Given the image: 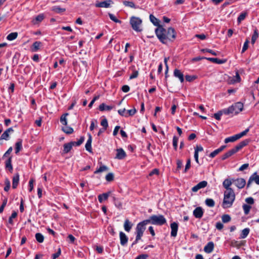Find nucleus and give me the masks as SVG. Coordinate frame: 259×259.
Masks as SVG:
<instances>
[{
	"mask_svg": "<svg viewBox=\"0 0 259 259\" xmlns=\"http://www.w3.org/2000/svg\"><path fill=\"white\" fill-rule=\"evenodd\" d=\"M155 33L159 40L164 44L168 41H172L176 38V32L174 28L169 27L167 30L162 26L155 29Z\"/></svg>",
	"mask_w": 259,
	"mask_h": 259,
	"instance_id": "1",
	"label": "nucleus"
},
{
	"mask_svg": "<svg viewBox=\"0 0 259 259\" xmlns=\"http://www.w3.org/2000/svg\"><path fill=\"white\" fill-rule=\"evenodd\" d=\"M166 223V220L163 215L159 214L158 215H152L150 217L149 219L144 220L143 221L138 223L140 226L146 229V226L151 223L152 225L162 226Z\"/></svg>",
	"mask_w": 259,
	"mask_h": 259,
	"instance_id": "2",
	"label": "nucleus"
},
{
	"mask_svg": "<svg viewBox=\"0 0 259 259\" xmlns=\"http://www.w3.org/2000/svg\"><path fill=\"white\" fill-rule=\"evenodd\" d=\"M235 199V194L233 190H229L224 192V196L222 206L224 208L231 207Z\"/></svg>",
	"mask_w": 259,
	"mask_h": 259,
	"instance_id": "3",
	"label": "nucleus"
},
{
	"mask_svg": "<svg viewBox=\"0 0 259 259\" xmlns=\"http://www.w3.org/2000/svg\"><path fill=\"white\" fill-rule=\"evenodd\" d=\"M250 142V139H245L238 143L233 148L228 151L222 156V160H224L234 154L244 147L247 146Z\"/></svg>",
	"mask_w": 259,
	"mask_h": 259,
	"instance_id": "4",
	"label": "nucleus"
},
{
	"mask_svg": "<svg viewBox=\"0 0 259 259\" xmlns=\"http://www.w3.org/2000/svg\"><path fill=\"white\" fill-rule=\"evenodd\" d=\"M243 109V104L241 102H237L230 106L229 108L224 109V114L226 115H236Z\"/></svg>",
	"mask_w": 259,
	"mask_h": 259,
	"instance_id": "5",
	"label": "nucleus"
},
{
	"mask_svg": "<svg viewBox=\"0 0 259 259\" xmlns=\"http://www.w3.org/2000/svg\"><path fill=\"white\" fill-rule=\"evenodd\" d=\"M142 20L139 17L132 16L130 19V24L132 28L137 32H141Z\"/></svg>",
	"mask_w": 259,
	"mask_h": 259,
	"instance_id": "6",
	"label": "nucleus"
},
{
	"mask_svg": "<svg viewBox=\"0 0 259 259\" xmlns=\"http://www.w3.org/2000/svg\"><path fill=\"white\" fill-rule=\"evenodd\" d=\"M248 132H249V128H247L245 130H244V131H243L239 134H236L234 136H232L231 137H229L226 138L225 139L224 142L225 143H228L229 142H234L237 141V140L240 139L242 137L245 136Z\"/></svg>",
	"mask_w": 259,
	"mask_h": 259,
	"instance_id": "7",
	"label": "nucleus"
},
{
	"mask_svg": "<svg viewBox=\"0 0 259 259\" xmlns=\"http://www.w3.org/2000/svg\"><path fill=\"white\" fill-rule=\"evenodd\" d=\"M139 224H137L136 228V239L132 244L131 246L133 247L134 245L136 244L139 240L141 239L145 231L144 228H142Z\"/></svg>",
	"mask_w": 259,
	"mask_h": 259,
	"instance_id": "8",
	"label": "nucleus"
},
{
	"mask_svg": "<svg viewBox=\"0 0 259 259\" xmlns=\"http://www.w3.org/2000/svg\"><path fill=\"white\" fill-rule=\"evenodd\" d=\"M252 182H254L257 185H259V176L257 175L256 172H254L249 177L247 184V188L250 187Z\"/></svg>",
	"mask_w": 259,
	"mask_h": 259,
	"instance_id": "9",
	"label": "nucleus"
},
{
	"mask_svg": "<svg viewBox=\"0 0 259 259\" xmlns=\"http://www.w3.org/2000/svg\"><path fill=\"white\" fill-rule=\"evenodd\" d=\"M232 181L239 189L243 188L246 184V181L243 178H238L236 180L232 179Z\"/></svg>",
	"mask_w": 259,
	"mask_h": 259,
	"instance_id": "10",
	"label": "nucleus"
},
{
	"mask_svg": "<svg viewBox=\"0 0 259 259\" xmlns=\"http://www.w3.org/2000/svg\"><path fill=\"white\" fill-rule=\"evenodd\" d=\"M207 182L205 181H203L199 182L196 185L192 187V191L194 192H197L199 190L204 188L207 186Z\"/></svg>",
	"mask_w": 259,
	"mask_h": 259,
	"instance_id": "11",
	"label": "nucleus"
},
{
	"mask_svg": "<svg viewBox=\"0 0 259 259\" xmlns=\"http://www.w3.org/2000/svg\"><path fill=\"white\" fill-rule=\"evenodd\" d=\"M113 2L111 0H106L103 2L96 3L95 6L97 8H109L111 4H113Z\"/></svg>",
	"mask_w": 259,
	"mask_h": 259,
	"instance_id": "12",
	"label": "nucleus"
},
{
	"mask_svg": "<svg viewBox=\"0 0 259 259\" xmlns=\"http://www.w3.org/2000/svg\"><path fill=\"white\" fill-rule=\"evenodd\" d=\"M203 210L201 207H196L193 212L194 216L197 219H200L203 215Z\"/></svg>",
	"mask_w": 259,
	"mask_h": 259,
	"instance_id": "13",
	"label": "nucleus"
},
{
	"mask_svg": "<svg viewBox=\"0 0 259 259\" xmlns=\"http://www.w3.org/2000/svg\"><path fill=\"white\" fill-rule=\"evenodd\" d=\"M119 239L120 244L124 246L126 245L128 241V237L123 232H119Z\"/></svg>",
	"mask_w": 259,
	"mask_h": 259,
	"instance_id": "14",
	"label": "nucleus"
},
{
	"mask_svg": "<svg viewBox=\"0 0 259 259\" xmlns=\"http://www.w3.org/2000/svg\"><path fill=\"white\" fill-rule=\"evenodd\" d=\"M171 233L170 235L171 237H175L177 236V232L178 230V224L176 222H173L170 224Z\"/></svg>",
	"mask_w": 259,
	"mask_h": 259,
	"instance_id": "15",
	"label": "nucleus"
},
{
	"mask_svg": "<svg viewBox=\"0 0 259 259\" xmlns=\"http://www.w3.org/2000/svg\"><path fill=\"white\" fill-rule=\"evenodd\" d=\"M174 75L179 79L180 82L183 83L184 81V77L183 73L181 70L175 69L174 71Z\"/></svg>",
	"mask_w": 259,
	"mask_h": 259,
	"instance_id": "16",
	"label": "nucleus"
},
{
	"mask_svg": "<svg viewBox=\"0 0 259 259\" xmlns=\"http://www.w3.org/2000/svg\"><path fill=\"white\" fill-rule=\"evenodd\" d=\"M14 130L12 127H10L6 130L4 133L2 135L0 140H8L9 139V134L13 133Z\"/></svg>",
	"mask_w": 259,
	"mask_h": 259,
	"instance_id": "17",
	"label": "nucleus"
},
{
	"mask_svg": "<svg viewBox=\"0 0 259 259\" xmlns=\"http://www.w3.org/2000/svg\"><path fill=\"white\" fill-rule=\"evenodd\" d=\"M116 151V158L118 159H123L125 157L126 153L122 148L117 149Z\"/></svg>",
	"mask_w": 259,
	"mask_h": 259,
	"instance_id": "18",
	"label": "nucleus"
},
{
	"mask_svg": "<svg viewBox=\"0 0 259 259\" xmlns=\"http://www.w3.org/2000/svg\"><path fill=\"white\" fill-rule=\"evenodd\" d=\"M89 138L87 140V142L85 145V148L86 150L89 151V152H92V137L90 134H88Z\"/></svg>",
	"mask_w": 259,
	"mask_h": 259,
	"instance_id": "19",
	"label": "nucleus"
},
{
	"mask_svg": "<svg viewBox=\"0 0 259 259\" xmlns=\"http://www.w3.org/2000/svg\"><path fill=\"white\" fill-rule=\"evenodd\" d=\"M214 248V244L212 242H209L204 247V251L207 253H211Z\"/></svg>",
	"mask_w": 259,
	"mask_h": 259,
	"instance_id": "20",
	"label": "nucleus"
},
{
	"mask_svg": "<svg viewBox=\"0 0 259 259\" xmlns=\"http://www.w3.org/2000/svg\"><path fill=\"white\" fill-rule=\"evenodd\" d=\"M19 175L18 173L16 174L13 177L12 188L16 189L19 184Z\"/></svg>",
	"mask_w": 259,
	"mask_h": 259,
	"instance_id": "21",
	"label": "nucleus"
},
{
	"mask_svg": "<svg viewBox=\"0 0 259 259\" xmlns=\"http://www.w3.org/2000/svg\"><path fill=\"white\" fill-rule=\"evenodd\" d=\"M233 181L230 179H227L224 180L223 183V187L226 189V191H229V190H233L230 187L233 183Z\"/></svg>",
	"mask_w": 259,
	"mask_h": 259,
	"instance_id": "22",
	"label": "nucleus"
},
{
	"mask_svg": "<svg viewBox=\"0 0 259 259\" xmlns=\"http://www.w3.org/2000/svg\"><path fill=\"white\" fill-rule=\"evenodd\" d=\"M45 18V16L43 14L37 15L34 19L32 20V23L34 24H37L41 22Z\"/></svg>",
	"mask_w": 259,
	"mask_h": 259,
	"instance_id": "23",
	"label": "nucleus"
},
{
	"mask_svg": "<svg viewBox=\"0 0 259 259\" xmlns=\"http://www.w3.org/2000/svg\"><path fill=\"white\" fill-rule=\"evenodd\" d=\"M123 226L125 231L129 232L132 228L133 224L128 219H126L124 221Z\"/></svg>",
	"mask_w": 259,
	"mask_h": 259,
	"instance_id": "24",
	"label": "nucleus"
},
{
	"mask_svg": "<svg viewBox=\"0 0 259 259\" xmlns=\"http://www.w3.org/2000/svg\"><path fill=\"white\" fill-rule=\"evenodd\" d=\"M206 60H209L213 63L221 64L226 62L225 60H221L217 58H207Z\"/></svg>",
	"mask_w": 259,
	"mask_h": 259,
	"instance_id": "25",
	"label": "nucleus"
},
{
	"mask_svg": "<svg viewBox=\"0 0 259 259\" xmlns=\"http://www.w3.org/2000/svg\"><path fill=\"white\" fill-rule=\"evenodd\" d=\"M73 146H74V145L72 142H71L67 144H65L64 145V152L65 153H68L72 149Z\"/></svg>",
	"mask_w": 259,
	"mask_h": 259,
	"instance_id": "26",
	"label": "nucleus"
},
{
	"mask_svg": "<svg viewBox=\"0 0 259 259\" xmlns=\"http://www.w3.org/2000/svg\"><path fill=\"white\" fill-rule=\"evenodd\" d=\"M22 148V141L19 139L15 144V153H18Z\"/></svg>",
	"mask_w": 259,
	"mask_h": 259,
	"instance_id": "27",
	"label": "nucleus"
},
{
	"mask_svg": "<svg viewBox=\"0 0 259 259\" xmlns=\"http://www.w3.org/2000/svg\"><path fill=\"white\" fill-rule=\"evenodd\" d=\"M113 108V107L112 106H107V105H106L105 104H104V103H102L100 105V106L99 107V109L101 111H103L104 110L110 111L111 109H112Z\"/></svg>",
	"mask_w": 259,
	"mask_h": 259,
	"instance_id": "28",
	"label": "nucleus"
},
{
	"mask_svg": "<svg viewBox=\"0 0 259 259\" xmlns=\"http://www.w3.org/2000/svg\"><path fill=\"white\" fill-rule=\"evenodd\" d=\"M6 168H8L11 172L13 170V166L12 165V157L10 156L5 162Z\"/></svg>",
	"mask_w": 259,
	"mask_h": 259,
	"instance_id": "29",
	"label": "nucleus"
},
{
	"mask_svg": "<svg viewBox=\"0 0 259 259\" xmlns=\"http://www.w3.org/2000/svg\"><path fill=\"white\" fill-rule=\"evenodd\" d=\"M110 192L103 193L98 196V200L100 203H102L104 200L108 199L109 196Z\"/></svg>",
	"mask_w": 259,
	"mask_h": 259,
	"instance_id": "30",
	"label": "nucleus"
},
{
	"mask_svg": "<svg viewBox=\"0 0 259 259\" xmlns=\"http://www.w3.org/2000/svg\"><path fill=\"white\" fill-rule=\"evenodd\" d=\"M41 44V43L40 41H35L32 46L31 50L32 52L37 51L39 49Z\"/></svg>",
	"mask_w": 259,
	"mask_h": 259,
	"instance_id": "31",
	"label": "nucleus"
},
{
	"mask_svg": "<svg viewBox=\"0 0 259 259\" xmlns=\"http://www.w3.org/2000/svg\"><path fill=\"white\" fill-rule=\"evenodd\" d=\"M150 20L151 22L155 25L158 26V27L160 26L159 23V20L157 19L155 16L151 14L150 15Z\"/></svg>",
	"mask_w": 259,
	"mask_h": 259,
	"instance_id": "32",
	"label": "nucleus"
},
{
	"mask_svg": "<svg viewBox=\"0 0 259 259\" xmlns=\"http://www.w3.org/2000/svg\"><path fill=\"white\" fill-rule=\"evenodd\" d=\"M250 232V229L248 228L244 229L240 234V238L241 239H244L249 234Z\"/></svg>",
	"mask_w": 259,
	"mask_h": 259,
	"instance_id": "33",
	"label": "nucleus"
},
{
	"mask_svg": "<svg viewBox=\"0 0 259 259\" xmlns=\"http://www.w3.org/2000/svg\"><path fill=\"white\" fill-rule=\"evenodd\" d=\"M68 115V113H66L62 115V116L60 117V122L62 124L64 125H67V120L66 117Z\"/></svg>",
	"mask_w": 259,
	"mask_h": 259,
	"instance_id": "34",
	"label": "nucleus"
},
{
	"mask_svg": "<svg viewBox=\"0 0 259 259\" xmlns=\"http://www.w3.org/2000/svg\"><path fill=\"white\" fill-rule=\"evenodd\" d=\"M62 130L67 134H71L73 133V129L71 127L67 126V125L62 127Z\"/></svg>",
	"mask_w": 259,
	"mask_h": 259,
	"instance_id": "35",
	"label": "nucleus"
},
{
	"mask_svg": "<svg viewBox=\"0 0 259 259\" xmlns=\"http://www.w3.org/2000/svg\"><path fill=\"white\" fill-rule=\"evenodd\" d=\"M52 10L57 13H61L65 11V9L61 8L59 6H54L52 8Z\"/></svg>",
	"mask_w": 259,
	"mask_h": 259,
	"instance_id": "36",
	"label": "nucleus"
},
{
	"mask_svg": "<svg viewBox=\"0 0 259 259\" xmlns=\"http://www.w3.org/2000/svg\"><path fill=\"white\" fill-rule=\"evenodd\" d=\"M17 32H12L7 35V39L9 40H13L17 38Z\"/></svg>",
	"mask_w": 259,
	"mask_h": 259,
	"instance_id": "37",
	"label": "nucleus"
},
{
	"mask_svg": "<svg viewBox=\"0 0 259 259\" xmlns=\"http://www.w3.org/2000/svg\"><path fill=\"white\" fill-rule=\"evenodd\" d=\"M35 239L39 243H42L44 240V237L41 233H37L35 234Z\"/></svg>",
	"mask_w": 259,
	"mask_h": 259,
	"instance_id": "38",
	"label": "nucleus"
},
{
	"mask_svg": "<svg viewBox=\"0 0 259 259\" xmlns=\"http://www.w3.org/2000/svg\"><path fill=\"white\" fill-rule=\"evenodd\" d=\"M205 204L209 207H213L215 205L214 200L212 199L207 198L205 200Z\"/></svg>",
	"mask_w": 259,
	"mask_h": 259,
	"instance_id": "39",
	"label": "nucleus"
},
{
	"mask_svg": "<svg viewBox=\"0 0 259 259\" xmlns=\"http://www.w3.org/2000/svg\"><path fill=\"white\" fill-rule=\"evenodd\" d=\"M17 216V213L16 211H13L11 215V217L9 219L8 223L9 224L11 225H13L14 223L13 219L16 218Z\"/></svg>",
	"mask_w": 259,
	"mask_h": 259,
	"instance_id": "40",
	"label": "nucleus"
},
{
	"mask_svg": "<svg viewBox=\"0 0 259 259\" xmlns=\"http://www.w3.org/2000/svg\"><path fill=\"white\" fill-rule=\"evenodd\" d=\"M5 186L4 187V190L6 192H8L11 186L10 181L8 178H6L5 180Z\"/></svg>",
	"mask_w": 259,
	"mask_h": 259,
	"instance_id": "41",
	"label": "nucleus"
},
{
	"mask_svg": "<svg viewBox=\"0 0 259 259\" xmlns=\"http://www.w3.org/2000/svg\"><path fill=\"white\" fill-rule=\"evenodd\" d=\"M222 220L224 223H227L231 221V218L229 214H224L222 217Z\"/></svg>",
	"mask_w": 259,
	"mask_h": 259,
	"instance_id": "42",
	"label": "nucleus"
},
{
	"mask_svg": "<svg viewBox=\"0 0 259 259\" xmlns=\"http://www.w3.org/2000/svg\"><path fill=\"white\" fill-rule=\"evenodd\" d=\"M258 36L257 29L254 30L253 34L251 37V44H254Z\"/></svg>",
	"mask_w": 259,
	"mask_h": 259,
	"instance_id": "43",
	"label": "nucleus"
},
{
	"mask_svg": "<svg viewBox=\"0 0 259 259\" xmlns=\"http://www.w3.org/2000/svg\"><path fill=\"white\" fill-rule=\"evenodd\" d=\"M242 207L244 210V212L245 214H248L249 213L251 208L250 205L246 204H244L242 206Z\"/></svg>",
	"mask_w": 259,
	"mask_h": 259,
	"instance_id": "44",
	"label": "nucleus"
},
{
	"mask_svg": "<svg viewBox=\"0 0 259 259\" xmlns=\"http://www.w3.org/2000/svg\"><path fill=\"white\" fill-rule=\"evenodd\" d=\"M109 17L110 19L112 20L113 22L115 23H118L121 24V21L118 20L113 14L111 13H108Z\"/></svg>",
	"mask_w": 259,
	"mask_h": 259,
	"instance_id": "45",
	"label": "nucleus"
},
{
	"mask_svg": "<svg viewBox=\"0 0 259 259\" xmlns=\"http://www.w3.org/2000/svg\"><path fill=\"white\" fill-rule=\"evenodd\" d=\"M108 170V167L105 165H102L100 166L98 169H97L95 172V174H98L104 171H106Z\"/></svg>",
	"mask_w": 259,
	"mask_h": 259,
	"instance_id": "46",
	"label": "nucleus"
},
{
	"mask_svg": "<svg viewBox=\"0 0 259 259\" xmlns=\"http://www.w3.org/2000/svg\"><path fill=\"white\" fill-rule=\"evenodd\" d=\"M123 4L126 7L136 8L135 5L133 2L125 1L123 2Z\"/></svg>",
	"mask_w": 259,
	"mask_h": 259,
	"instance_id": "47",
	"label": "nucleus"
},
{
	"mask_svg": "<svg viewBox=\"0 0 259 259\" xmlns=\"http://www.w3.org/2000/svg\"><path fill=\"white\" fill-rule=\"evenodd\" d=\"M105 178L107 182H111L114 180V175L111 172L108 173Z\"/></svg>",
	"mask_w": 259,
	"mask_h": 259,
	"instance_id": "48",
	"label": "nucleus"
},
{
	"mask_svg": "<svg viewBox=\"0 0 259 259\" xmlns=\"http://www.w3.org/2000/svg\"><path fill=\"white\" fill-rule=\"evenodd\" d=\"M7 201H8L7 198H6V197L5 198L3 201V204H2V205L0 207V213H2L3 212L4 208L6 206V205H7Z\"/></svg>",
	"mask_w": 259,
	"mask_h": 259,
	"instance_id": "49",
	"label": "nucleus"
},
{
	"mask_svg": "<svg viewBox=\"0 0 259 259\" xmlns=\"http://www.w3.org/2000/svg\"><path fill=\"white\" fill-rule=\"evenodd\" d=\"M223 114H224V109L223 110L220 111L219 112L214 114V117L216 119L220 120L221 119V115Z\"/></svg>",
	"mask_w": 259,
	"mask_h": 259,
	"instance_id": "50",
	"label": "nucleus"
},
{
	"mask_svg": "<svg viewBox=\"0 0 259 259\" xmlns=\"http://www.w3.org/2000/svg\"><path fill=\"white\" fill-rule=\"evenodd\" d=\"M101 125L103 126L104 130H106L108 126L107 120L106 118L102 119Z\"/></svg>",
	"mask_w": 259,
	"mask_h": 259,
	"instance_id": "51",
	"label": "nucleus"
},
{
	"mask_svg": "<svg viewBox=\"0 0 259 259\" xmlns=\"http://www.w3.org/2000/svg\"><path fill=\"white\" fill-rule=\"evenodd\" d=\"M84 137H81L79 140L77 142H72L74 146H78L80 145L84 141Z\"/></svg>",
	"mask_w": 259,
	"mask_h": 259,
	"instance_id": "52",
	"label": "nucleus"
},
{
	"mask_svg": "<svg viewBox=\"0 0 259 259\" xmlns=\"http://www.w3.org/2000/svg\"><path fill=\"white\" fill-rule=\"evenodd\" d=\"M178 138L174 136L172 139V145L175 150H177L178 147Z\"/></svg>",
	"mask_w": 259,
	"mask_h": 259,
	"instance_id": "53",
	"label": "nucleus"
},
{
	"mask_svg": "<svg viewBox=\"0 0 259 259\" xmlns=\"http://www.w3.org/2000/svg\"><path fill=\"white\" fill-rule=\"evenodd\" d=\"M185 78L187 81L191 82L195 80L196 78V76L195 75H187L185 76Z\"/></svg>",
	"mask_w": 259,
	"mask_h": 259,
	"instance_id": "54",
	"label": "nucleus"
},
{
	"mask_svg": "<svg viewBox=\"0 0 259 259\" xmlns=\"http://www.w3.org/2000/svg\"><path fill=\"white\" fill-rule=\"evenodd\" d=\"M201 52H208V53H210V54H211L212 55H213L214 56H217L218 55V54L215 52L213 51L212 50H210V49H202L201 50Z\"/></svg>",
	"mask_w": 259,
	"mask_h": 259,
	"instance_id": "55",
	"label": "nucleus"
},
{
	"mask_svg": "<svg viewBox=\"0 0 259 259\" xmlns=\"http://www.w3.org/2000/svg\"><path fill=\"white\" fill-rule=\"evenodd\" d=\"M248 43H249V40L248 39H247L245 40V42L244 43L243 47L242 48V51H241L242 53H244L248 49Z\"/></svg>",
	"mask_w": 259,
	"mask_h": 259,
	"instance_id": "56",
	"label": "nucleus"
},
{
	"mask_svg": "<svg viewBox=\"0 0 259 259\" xmlns=\"http://www.w3.org/2000/svg\"><path fill=\"white\" fill-rule=\"evenodd\" d=\"M191 166V159L190 158L187 159V163L185 165V168L184 169V172H186L187 170L190 168Z\"/></svg>",
	"mask_w": 259,
	"mask_h": 259,
	"instance_id": "57",
	"label": "nucleus"
},
{
	"mask_svg": "<svg viewBox=\"0 0 259 259\" xmlns=\"http://www.w3.org/2000/svg\"><path fill=\"white\" fill-rule=\"evenodd\" d=\"M246 16V13H241L238 17L237 21L238 22H241L242 20H243L245 17Z\"/></svg>",
	"mask_w": 259,
	"mask_h": 259,
	"instance_id": "58",
	"label": "nucleus"
},
{
	"mask_svg": "<svg viewBox=\"0 0 259 259\" xmlns=\"http://www.w3.org/2000/svg\"><path fill=\"white\" fill-rule=\"evenodd\" d=\"M61 248H59L57 252L52 254V259H56L61 254Z\"/></svg>",
	"mask_w": 259,
	"mask_h": 259,
	"instance_id": "59",
	"label": "nucleus"
},
{
	"mask_svg": "<svg viewBox=\"0 0 259 259\" xmlns=\"http://www.w3.org/2000/svg\"><path fill=\"white\" fill-rule=\"evenodd\" d=\"M177 167L176 171L179 170L182 167V166H183L182 161L181 160L178 159L177 160Z\"/></svg>",
	"mask_w": 259,
	"mask_h": 259,
	"instance_id": "60",
	"label": "nucleus"
},
{
	"mask_svg": "<svg viewBox=\"0 0 259 259\" xmlns=\"http://www.w3.org/2000/svg\"><path fill=\"white\" fill-rule=\"evenodd\" d=\"M139 75V72L137 70H134L133 73L130 75V79H132L137 78Z\"/></svg>",
	"mask_w": 259,
	"mask_h": 259,
	"instance_id": "61",
	"label": "nucleus"
},
{
	"mask_svg": "<svg viewBox=\"0 0 259 259\" xmlns=\"http://www.w3.org/2000/svg\"><path fill=\"white\" fill-rule=\"evenodd\" d=\"M137 112V110L135 108L133 109L128 110L127 111V113H128L127 115L128 116H133Z\"/></svg>",
	"mask_w": 259,
	"mask_h": 259,
	"instance_id": "62",
	"label": "nucleus"
},
{
	"mask_svg": "<svg viewBox=\"0 0 259 259\" xmlns=\"http://www.w3.org/2000/svg\"><path fill=\"white\" fill-rule=\"evenodd\" d=\"M245 201L249 204H253L254 203V199L251 197L246 198Z\"/></svg>",
	"mask_w": 259,
	"mask_h": 259,
	"instance_id": "63",
	"label": "nucleus"
},
{
	"mask_svg": "<svg viewBox=\"0 0 259 259\" xmlns=\"http://www.w3.org/2000/svg\"><path fill=\"white\" fill-rule=\"evenodd\" d=\"M148 255L147 254H142L138 255L135 259H147Z\"/></svg>",
	"mask_w": 259,
	"mask_h": 259,
	"instance_id": "64",
	"label": "nucleus"
}]
</instances>
